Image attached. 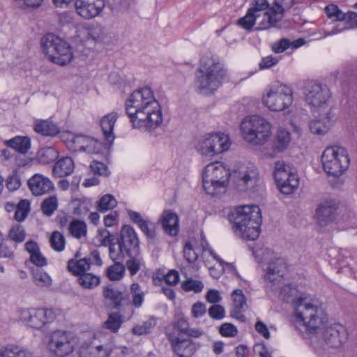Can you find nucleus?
Instances as JSON below:
<instances>
[{
  "mask_svg": "<svg viewBox=\"0 0 357 357\" xmlns=\"http://www.w3.org/2000/svg\"><path fill=\"white\" fill-rule=\"evenodd\" d=\"M241 130L248 142L261 145L267 142L271 135V124L264 118L253 115L244 118Z\"/></svg>",
  "mask_w": 357,
  "mask_h": 357,
  "instance_id": "6",
  "label": "nucleus"
},
{
  "mask_svg": "<svg viewBox=\"0 0 357 357\" xmlns=\"http://www.w3.org/2000/svg\"><path fill=\"white\" fill-rule=\"evenodd\" d=\"M130 291L132 296L131 306L133 305L136 308L141 307L144 301V293L139 284L137 282L132 283L130 285Z\"/></svg>",
  "mask_w": 357,
  "mask_h": 357,
  "instance_id": "48",
  "label": "nucleus"
},
{
  "mask_svg": "<svg viewBox=\"0 0 357 357\" xmlns=\"http://www.w3.org/2000/svg\"><path fill=\"white\" fill-rule=\"evenodd\" d=\"M56 6H67L72 0H52ZM106 0H75L76 13L82 19L89 20L102 15Z\"/></svg>",
  "mask_w": 357,
  "mask_h": 357,
  "instance_id": "12",
  "label": "nucleus"
},
{
  "mask_svg": "<svg viewBox=\"0 0 357 357\" xmlns=\"http://www.w3.org/2000/svg\"><path fill=\"white\" fill-rule=\"evenodd\" d=\"M291 140V134L288 130L282 128L278 130L273 144L274 151H283L288 147Z\"/></svg>",
  "mask_w": 357,
  "mask_h": 357,
  "instance_id": "34",
  "label": "nucleus"
},
{
  "mask_svg": "<svg viewBox=\"0 0 357 357\" xmlns=\"http://www.w3.org/2000/svg\"><path fill=\"white\" fill-rule=\"evenodd\" d=\"M86 257L79 260L71 259L68 262V270L78 277L89 271L91 267Z\"/></svg>",
  "mask_w": 357,
  "mask_h": 357,
  "instance_id": "35",
  "label": "nucleus"
},
{
  "mask_svg": "<svg viewBox=\"0 0 357 357\" xmlns=\"http://www.w3.org/2000/svg\"><path fill=\"white\" fill-rule=\"evenodd\" d=\"M65 139L66 147L72 152L99 153L103 148L101 142L83 134L68 132Z\"/></svg>",
  "mask_w": 357,
  "mask_h": 357,
  "instance_id": "13",
  "label": "nucleus"
},
{
  "mask_svg": "<svg viewBox=\"0 0 357 357\" xmlns=\"http://www.w3.org/2000/svg\"><path fill=\"white\" fill-rule=\"evenodd\" d=\"M295 317L310 333L319 329L324 317H321L322 310L319 302L305 294H301L294 306Z\"/></svg>",
  "mask_w": 357,
  "mask_h": 357,
  "instance_id": "4",
  "label": "nucleus"
},
{
  "mask_svg": "<svg viewBox=\"0 0 357 357\" xmlns=\"http://www.w3.org/2000/svg\"><path fill=\"white\" fill-rule=\"evenodd\" d=\"M48 347L55 356L64 357L73 351L74 342L71 335L67 332L56 331L51 335Z\"/></svg>",
  "mask_w": 357,
  "mask_h": 357,
  "instance_id": "17",
  "label": "nucleus"
},
{
  "mask_svg": "<svg viewBox=\"0 0 357 357\" xmlns=\"http://www.w3.org/2000/svg\"><path fill=\"white\" fill-rule=\"evenodd\" d=\"M109 247V255L113 261L123 262L126 255L121 246L119 239L112 243Z\"/></svg>",
  "mask_w": 357,
  "mask_h": 357,
  "instance_id": "50",
  "label": "nucleus"
},
{
  "mask_svg": "<svg viewBox=\"0 0 357 357\" xmlns=\"http://www.w3.org/2000/svg\"><path fill=\"white\" fill-rule=\"evenodd\" d=\"M41 47L51 61L60 66L67 65L73 58L70 45L53 33H47L42 38Z\"/></svg>",
  "mask_w": 357,
  "mask_h": 357,
  "instance_id": "5",
  "label": "nucleus"
},
{
  "mask_svg": "<svg viewBox=\"0 0 357 357\" xmlns=\"http://www.w3.org/2000/svg\"><path fill=\"white\" fill-rule=\"evenodd\" d=\"M69 233L75 238L80 239L87 234V225L80 220H73L68 225Z\"/></svg>",
  "mask_w": 357,
  "mask_h": 357,
  "instance_id": "42",
  "label": "nucleus"
},
{
  "mask_svg": "<svg viewBox=\"0 0 357 357\" xmlns=\"http://www.w3.org/2000/svg\"><path fill=\"white\" fill-rule=\"evenodd\" d=\"M117 205V201L114 197L109 194H106L100 197L97 203V210L98 212L105 213L109 210L113 209Z\"/></svg>",
  "mask_w": 357,
  "mask_h": 357,
  "instance_id": "49",
  "label": "nucleus"
},
{
  "mask_svg": "<svg viewBox=\"0 0 357 357\" xmlns=\"http://www.w3.org/2000/svg\"><path fill=\"white\" fill-rule=\"evenodd\" d=\"M28 185L32 194L35 196H41L51 192L54 186L50 178L36 174L28 181Z\"/></svg>",
  "mask_w": 357,
  "mask_h": 357,
  "instance_id": "24",
  "label": "nucleus"
},
{
  "mask_svg": "<svg viewBox=\"0 0 357 357\" xmlns=\"http://www.w3.org/2000/svg\"><path fill=\"white\" fill-rule=\"evenodd\" d=\"M299 180L297 174L291 175L289 178L277 183L280 192L284 195L293 193L298 187Z\"/></svg>",
  "mask_w": 357,
  "mask_h": 357,
  "instance_id": "43",
  "label": "nucleus"
},
{
  "mask_svg": "<svg viewBox=\"0 0 357 357\" xmlns=\"http://www.w3.org/2000/svg\"><path fill=\"white\" fill-rule=\"evenodd\" d=\"M280 14H274L269 8L266 11L261 14V20L257 23V26L255 27L256 31H262L269 29L272 27H276L277 24L280 22Z\"/></svg>",
  "mask_w": 357,
  "mask_h": 357,
  "instance_id": "33",
  "label": "nucleus"
},
{
  "mask_svg": "<svg viewBox=\"0 0 357 357\" xmlns=\"http://www.w3.org/2000/svg\"><path fill=\"white\" fill-rule=\"evenodd\" d=\"M20 318L28 326L40 329L54 319L55 314L51 309L31 308L23 310L21 312Z\"/></svg>",
  "mask_w": 357,
  "mask_h": 357,
  "instance_id": "14",
  "label": "nucleus"
},
{
  "mask_svg": "<svg viewBox=\"0 0 357 357\" xmlns=\"http://www.w3.org/2000/svg\"><path fill=\"white\" fill-rule=\"evenodd\" d=\"M130 259L126 261V267L131 275H135L143 265V259L140 255H129Z\"/></svg>",
  "mask_w": 357,
  "mask_h": 357,
  "instance_id": "54",
  "label": "nucleus"
},
{
  "mask_svg": "<svg viewBox=\"0 0 357 357\" xmlns=\"http://www.w3.org/2000/svg\"><path fill=\"white\" fill-rule=\"evenodd\" d=\"M229 176H231V174L222 162L208 164L202 173L203 188L205 192L213 196L218 195L219 189L225 187Z\"/></svg>",
  "mask_w": 357,
  "mask_h": 357,
  "instance_id": "8",
  "label": "nucleus"
},
{
  "mask_svg": "<svg viewBox=\"0 0 357 357\" xmlns=\"http://www.w3.org/2000/svg\"><path fill=\"white\" fill-rule=\"evenodd\" d=\"M337 203L334 200L321 202L316 210V216L320 225H326L334 220L337 211Z\"/></svg>",
  "mask_w": 357,
  "mask_h": 357,
  "instance_id": "23",
  "label": "nucleus"
},
{
  "mask_svg": "<svg viewBox=\"0 0 357 357\" xmlns=\"http://www.w3.org/2000/svg\"><path fill=\"white\" fill-rule=\"evenodd\" d=\"M259 18L260 14H255L252 10H248L245 15L238 20L237 24L243 29L250 31Z\"/></svg>",
  "mask_w": 357,
  "mask_h": 357,
  "instance_id": "45",
  "label": "nucleus"
},
{
  "mask_svg": "<svg viewBox=\"0 0 357 357\" xmlns=\"http://www.w3.org/2000/svg\"><path fill=\"white\" fill-rule=\"evenodd\" d=\"M74 167L73 159L70 157H63L54 164L52 174L55 177L63 178L70 175L73 172Z\"/></svg>",
  "mask_w": 357,
  "mask_h": 357,
  "instance_id": "31",
  "label": "nucleus"
},
{
  "mask_svg": "<svg viewBox=\"0 0 357 357\" xmlns=\"http://www.w3.org/2000/svg\"><path fill=\"white\" fill-rule=\"evenodd\" d=\"M234 308L243 309L246 305V298L241 289H236L231 294Z\"/></svg>",
  "mask_w": 357,
  "mask_h": 357,
  "instance_id": "63",
  "label": "nucleus"
},
{
  "mask_svg": "<svg viewBox=\"0 0 357 357\" xmlns=\"http://www.w3.org/2000/svg\"><path fill=\"white\" fill-rule=\"evenodd\" d=\"M58 207V201L56 196H50L43 200L41 204V209L43 213L51 216Z\"/></svg>",
  "mask_w": 357,
  "mask_h": 357,
  "instance_id": "55",
  "label": "nucleus"
},
{
  "mask_svg": "<svg viewBox=\"0 0 357 357\" xmlns=\"http://www.w3.org/2000/svg\"><path fill=\"white\" fill-rule=\"evenodd\" d=\"M111 351L110 347H104L103 345L93 346L91 344H87L81 347V354L84 357H88L89 354H96L97 356H94V357H107Z\"/></svg>",
  "mask_w": 357,
  "mask_h": 357,
  "instance_id": "38",
  "label": "nucleus"
},
{
  "mask_svg": "<svg viewBox=\"0 0 357 357\" xmlns=\"http://www.w3.org/2000/svg\"><path fill=\"white\" fill-rule=\"evenodd\" d=\"M128 215L132 222L136 224L148 238H155V225L153 222L144 219L139 213L132 210H128Z\"/></svg>",
  "mask_w": 357,
  "mask_h": 357,
  "instance_id": "28",
  "label": "nucleus"
},
{
  "mask_svg": "<svg viewBox=\"0 0 357 357\" xmlns=\"http://www.w3.org/2000/svg\"><path fill=\"white\" fill-rule=\"evenodd\" d=\"M340 272H347L357 279V250L342 249L337 258Z\"/></svg>",
  "mask_w": 357,
  "mask_h": 357,
  "instance_id": "22",
  "label": "nucleus"
},
{
  "mask_svg": "<svg viewBox=\"0 0 357 357\" xmlns=\"http://www.w3.org/2000/svg\"><path fill=\"white\" fill-rule=\"evenodd\" d=\"M126 256L139 254V239L134 228L130 225H124L119 238Z\"/></svg>",
  "mask_w": 357,
  "mask_h": 357,
  "instance_id": "20",
  "label": "nucleus"
},
{
  "mask_svg": "<svg viewBox=\"0 0 357 357\" xmlns=\"http://www.w3.org/2000/svg\"><path fill=\"white\" fill-rule=\"evenodd\" d=\"M77 283L83 289H92L100 284V279L96 275L91 273H86L78 276Z\"/></svg>",
  "mask_w": 357,
  "mask_h": 357,
  "instance_id": "44",
  "label": "nucleus"
},
{
  "mask_svg": "<svg viewBox=\"0 0 357 357\" xmlns=\"http://www.w3.org/2000/svg\"><path fill=\"white\" fill-rule=\"evenodd\" d=\"M59 157V151L52 146L41 148L37 153V159L43 165L54 162Z\"/></svg>",
  "mask_w": 357,
  "mask_h": 357,
  "instance_id": "40",
  "label": "nucleus"
},
{
  "mask_svg": "<svg viewBox=\"0 0 357 357\" xmlns=\"http://www.w3.org/2000/svg\"><path fill=\"white\" fill-rule=\"evenodd\" d=\"M227 70L218 58L203 56L195 75V85L200 93H212L222 84L226 78Z\"/></svg>",
  "mask_w": 357,
  "mask_h": 357,
  "instance_id": "3",
  "label": "nucleus"
},
{
  "mask_svg": "<svg viewBox=\"0 0 357 357\" xmlns=\"http://www.w3.org/2000/svg\"><path fill=\"white\" fill-rule=\"evenodd\" d=\"M33 279L34 284L40 287H48L52 282L50 276L39 268L33 270Z\"/></svg>",
  "mask_w": 357,
  "mask_h": 357,
  "instance_id": "47",
  "label": "nucleus"
},
{
  "mask_svg": "<svg viewBox=\"0 0 357 357\" xmlns=\"http://www.w3.org/2000/svg\"><path fill=\"white\" fill-rule=\"evenodd\" d=\"M181 287L187 292L192 291L195 293H199L204 288V284L202 281L190 278L182 283Z\"/></svg>",
  "mask_w": 357,
  "mask_h": 357,
  "instance_id": "59",
  "label": "nucleus"
},
{
  "mask_svg": "<svg viewBox=\"0 0 357 357\" xmlns=\"http://www.w3.org/2000/svg\"><path fill=\"white\" fill-rule=\"evenodd\" d=\"M231 177L238 188L243 190H251L258 185L259 174L252 164L242 165L231 174Z\"/></svg>",
  "mask_w": 357,
  "mask_h": 357,
  "instance_id": "15",
  "label": "nucleus"
},
{
  "mask_svg": "<svg viewBox=\"0 0 357 357\" xmlns=\"http://www.w3.org/2000/svg\"><path fill=\"white\" fill-rule=\"evenodd\" d=\"M324 171L329 176L339 177L348 169L350 160L347 151L341 146L327 147L321 155Z\"/></svg>",
  "mask_w": 357,
  "mask_h": 357,
  "instance_id": "7",
  "label": "nucleus"
},
{
  "mask_svg": "<svg viewBox=\"0 0 357 357\" xmlns=\"http://www.w3.org/2000/svg\"><path fill=\"white\" fill-rule=\"evenodd\" d=\"M122 324L121 315L118 313H112L104 322L103 326L112 333H116Z\"/></svg>",
  "mask_w": 357,
  "mask_h": 357,
  "instance_id": "53",
  "label": "nucleus"
},
{
  "mask_svg": "<svg viewBox=\"0 0 357 357\" xmlns=\"http://www.w3.org/2000/svg\"><path fill=\"white\" fill-rule=\"evenodd\" d=\"M323 119H314L309 123V129L311 133L317 135H325L330 129L331 122L335 120V115L330 110L324 114Z\"/></svg>",
  "mask_w": 357,
  "mask_h": 357,
  "instance_id": "27",
  "label": "nucleus"
},
{
  "mask_svg": "<svg viewBox=\"0 0 357 357\" xmlns=\"http://www.w3.org/2000/svg\"><path fill=\"white\" fill-rule=\"evenodd\" d=\"M286 271L287 263L284 258L275 257L268 263L264 278L271 283V286L266 287V291H278V287L282 284Z\"/></svg>",
  "mask_w": 357,
  "mask_h": 357,
  "instance_id": "16",
  "label": "nucleus"
},
{
  "mask_svg": "<svg viewBox=\"0 0 357 357\" xmlns=\"http://www.w3.org/2000/svg\"><path fill=\"white\" fill-rule=\"evenodd\" d=\"M6 184L8 189L10 191L20 188L21 186V178L17 172H13L8 176L6 180Z\"/></svg>",
  "mask_w": 357,
  "mask_h": 357,
  "instance_id": "62",
  "label": "nucleus"
},
{
  "mask_svg": "<svg viewBox=\"0 0 357 357\" xmlns=\"http://www.w3.org/2000/svg\"><path fill=\"white\" fill-rule=\"evenodd\" d=\"M357 29V12L348 11L346 23L337 26V31H344Z\"/></svg>",
  "mask_w": 357,
  "mask_h": 357,
  "instance_id": "57",
  "label": "nucleus"
},
{
  "mask_svg": "<svg viewBox=\"0 0 357 357\" xmlns=\"http://www.w3.org/2000/svg\"><path fill=\"white\" fill-rule=\"evenodd\" d=\"M30 209L29 201L27 199H21L17 204V208L15 210V213L13 215V218L17 222L24 221L26 218Z\"/></svg>",
  "mask_w": 357,
  "mask_h": 357,
  "instance_id": "52",
  "label": "nucleus"
},
{
  "mask_svg": "<svg viewBox=\"0 0 357 357\" xmlns=\"http://www.w3.org/2000/svg\"><path fill=\"white\" fill-rule=\"evenodd\" d=\"M102 296L112 304L114 309L121 310L123 306L131 307L129 294L112 284L103 287Z\"/></svg>",
  "mask_w": 357,
  "mask_h": 357,
  "instance_id": "21",
  "label": "nucleus"
},
{
  "mask_svg": "<svg viewBox=\"0 0 357 357\" xmlns=\"http://www.w3.org/2000/svg\"><path fill=\"white\" fill-rule=\"evenodd\" d=\"M113 265L109 266L106 271V275L111 281L120 280L124 275L125 266L123 262L114 261Z\"/></svg>",
  "mask_w": 357,
  "mask_h": 357,
  "instance_id": "46",
  "label": "nucleus"
},
{
  "mask_svg": "<svg viewBox=\"0 0 357 357\" xmlns=\"http://www.w3.org/2000/svg\"><path fill=\"white\" fill-rule=\"evenodd\" d=\"M312 333L321 335L331 347H339L347 339L346 331L343 326L337 324L324 327L319 325V329Z\"/></svg>",
  "mask_w": 357,
  "mask_h": 357,
  "instance_id": "18",
  "label": "nucleus"
},
{
  "mask_svg": "<svg viewBox=\"0 0 357 357\" xmlns=\"http://www.w3.org/2000/svg\"><path fill=\"white\" fill-rule=\"evenodd\" d=\"M0 357H34L27 349L15 344H8L0 348Z\"/></svg>",
  "mask_w": 357,
  "mask_h": 357,
  "instance_id": "32",
  "label": "nucleus"
},
{
  "mask_svg": "<svg viewBox=\"0 0 357 357\" xmlns=\"http://www.w3.org/2000/svg\"><path fill=\"white\" fill-rule=\"evenodd\" d=\"M293 92L284 84H275L262 97L263 103L272 111H282L288 108L293 101Z\"/></svg>",
  "mask_w": 357,
  "mask_h": 357,
  "instance_id": "9",
  "label": "nucleus"
},
{
  "mask_svg": "<svg viewBox=\"0 0 357 357\" xmlns=\"http://www.w3.org/2000/svg\"><path fill=\"white\" fill-rule=\"evenodd\" d=\"M51 247L57 252L62 251L65 248V238L59 231H54L50 239Z\"/></svg>",
  "mask_w": 357,
  "mask_h": 357,
  "instance_id": "58",
  "label": "nucleus"
},
{
  "mask_svg": "<svg viewBox=\"0 0 357 357\" xmlns=\"http://www.w3.org/2000/svg\"><path fill=\"white\" fill-rule=\"evenodd\" d=\"M97 239L100 241L101 246H109L114 241V235L112 234L107 229H98Z\"/></svg>",
  "mask_w": 357,
  "mask_h": 357,
  "instance_id": "60",
  "label": "nucleus"
},
{
  "mask_svg": "<svg viewBox=\"0 0 357 357\" xmlns=\"http://www.w3.org/2000/svg\"><path fill=\"white\" fill-rule=\"evenodd\" d=\"M294 3L295 0H275L273 6L270 9L274 14H280V19L282 20L284 12L289 10Z\"/></svg>",
  "mask_w": 357,
  "mask_h": 357,
  "instance_id": "51",
  "label": "nucleus"
},
{
  "mask_svg": "<svg viewBox=\"0 0 357 357\" xmlns=\"http://www.w3.org/2000/svg\"><path fill=\"white\" fill-rule=\"evenodd\" d=\"M234 234L248 241L256 240L261 232L262 218L256 205L238 206L229 215Z\"/></svg>",
  "mask_w": 357,
  "mask_h": 357,
  "instance_id": "2",
  "label": "nucleus"
},
{
  "mask_svg": "<svg viewBox=\"0 0 357 357\" xmlns=\"http://www.w3.org/2000/svg\"><path fill=\"white\" fill-rule=\"evenodd\" d=\"M167 337L172 350L178 357H190L197 349L194 342L181 338L175 331H167Z\"/></svg>",
  "mask_w": 357,
  "mask_h": 357,
  "instance_id": "19",
  "label": "nucleus"
},
{
  "mask_svg": "<svg viewBox=\"0 0 357 357\" xmlns=\"http://www.w3.org/2000/svg\"><path fill=\"white\" fill-rule=\"evenodd\" d=\"M230 145L228 135L223 133H212L200 137L195 148L203 155L213 156L227 151Z\"/></svg>",
  "mask_w": 357,
  "mask_h": 357,
  "instance_id": "11",
  "label": "nucleus"
},
{
  "mask_svg": "<svg viewBox=\"0 0 357 357\" xmlns=\"http://www.w3.org/2000/svg\"><path fill=\"white\" fill-rule=\"evenodd\" d=\"M294 174H296L292 172L291 167L283 161H278L275 163L274 178L276 183H280Z\"/></svg>",
  "mask_w": 357,
  "mask_h": 357,
  "instance_id": "41",
  "label": "nucleus"
},
{
  "mask_svg": "<svg viewBox=\"0 0 357 357\" xmlns=\"http://www.w3.org/2000/svg\"><path fill=\"white\" fill-rule=\"evenodd\" d=\"M34 130L44 136H56L59 132L57 125L47 120L40 121L34 125Z\"/></svg>",
  "mask_w": 357,
  "mask_h": 357,
  "instance_id": "36",
  "label": "nucleus"
},
{
  "mask_svg": "<svg viewBox=\"0 0 357 357\" xmlns=\"http://www.w3.org/2000/svg\"><path fill=\"white\" fill-rule=\"evenodd\" d=\"M5 144L20 153H26L31 147V139L28 137L17 136L6 141Z\"/></svg>",
  "mask_w": 357,
  "mask_h": 357,
  "instance_id": "37",
  "label": "nucleus"
},
{
  "mask_svg": "<svg viewBox=\"0 0 357 357\" xmlns=\"http://www.w3.org/2000/svg\"><path fill=\"white\" fill-rule=\"evenodd\" d=\"M219 333L223 337H233L237 335L238 330L234 324L224 323L220 326Z\"/></svg>",
  "mask_w": 357,
  "mask_h": 357,
  "instance_id": "64",
  "label": "nucleus"
},
{
  "mask_svg": "<svg viewBox=\"0 0 357 357\" xmlns=\"http://www.w3.org/2000/svg\"><path fill=\"white\" fill-rule=\"evenodd\" d=\"M189 328L188 320L184 317H179L173 323L172 331H175L181 337V334L187 333Z\"/></svg>",
  "mask_w": 357,
  "mask_h": 357,
  "instance_id": "61",
  "label": "nucleus"
},
{
  "mask_svg": "<svg viewBox=\"0 0 357 357\" xmlns=\"http://www.w3.org/2000/svg\"><path fill=\"white\" fill-rule=\"evenodd\" d=\"M305 100L313 113H321L327 106L331 98V93L325 84L312 82L304 89Z\"/></svg>",
  "mask_w": 357,
  "mask_h": 357,
  "instance_id": "10",
  "label": "nucleus"
},
{
  "mask_svg": "<svg viewBox=\"0 0 357 357\" xmlns=\"http://www.w3.org/2000/svg\"><path fill=\"white\" fill-rule=\"evenodd\" d=\"M165 232L171 236H175L179 231V220L176 213L171 210H165L160 218Z\"/></svg>",
  "mask_w": 357,
  "mask_h": 357,
  "instance_id": "25",
  "label": "nucleus"
},
{
  "mask_svg": "<svg viewBox=\"0 0 357 357\" xmlns=\"http://www.w3.org/2000/svg\"><path fill=\"white\" fill-rule=\"evenodd\" d=\"M279 290L280 296L282 299L286 303H291L294 306L296 304V301L301 294H298V289L291 285H284L278 287Z\"/></svg>",
  "mask_w": 357,
  "mask_h": 357,
  "instance_id": "39",
  "label": "nucleus"
},
{
  "mask_svg": "<svg viewBox=\"0 0 357 357\" xmlns=\"http://www.w3.org/2000/svg\"><path fill=\"white\" fill-rule=\"evenodd\" d=\"M208 245V243L204 239L201 242L200 247L197 246L195 243L191 241H186L183 249L184 259L189 264L195 263L197 260L200 253L206 250Z\"/></svg>",
  "mask_w": 357,
  "mask_h": 357,
  "instance_id": "30",
  "label": "nucleus"
},
{
  "mask_svg": "<svg viewBox=\"0 0 357 357\" xmlns=\"http://www.w3.org/2000/svg\"><path fill=\"white\" fill-rule=\"evenodd\" d=\"M117 117L116 112H111L103 116L100 121L101 129L107 145H110L115 138L113 130Z\"/></svg>",
  "mask_w": 357,
  "mask_h": 357,
  "instance_id": "29",
  "label": "nucleus"
},
{
  "mask_svg": "<svg viewBox=\"0 0 357 357\" xmlns=\"http://www.w3.org/2000/svg\"><path fill=\"white\" fill-rule=\"evenodd\" d=\"M125 107L134 128L154 129L162 122L160 105L149 87L133 91L126 101Z\"/></svg>",
  "mask_w": 357,
  "mask_h": 357,
  "instance_id": "1",
  "label": "nucleus"
},
{
  "mask_svg": "<svg viewBox=\"0 0 357 357\" xmlns=\"http://www.w3.org/2000/svg\"><path fill=\"white\" fill-rule=\"evenodd\" d=\"M9 238L16 243H22L26 238V232L22 225H16L8 232Z\"/></svg>",
  "mask_w": 357,
  "mask_h": 357,
  "instance_id": "56",
  "label": "nucleus"
},
{
  "mask_svg": "<svg viewBox=\"0 0 357 357\" xmlns=\"http://www.w3.org/2000/svg\"><path fill=\"white\" fill-rule=\"evenodd\" d=\"M324 10L327 17L334 22L332 29L328 32V35L342 33V31H337V26L342 23L344 24L346 23L347 12H342L338 6L335 4L326 6Z\"/></svg>",
  "mask_w": 357,
  "mask_h": 357,
  "instance_id": "26",
  "label": "nucleus"
}]
</instances>
